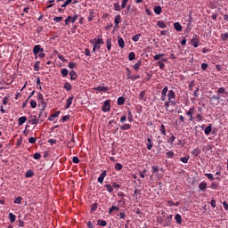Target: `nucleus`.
Returning a JSON list of instances; mask_svg holds the SVG:
<instances>
[{
  "mask_svg": "<svg viewBox=\"0 0 228 228\" xmlns=\"http://www.w3.org/2000/svg\"><path fill=\"white\" fill-rule=\"evenodd\" d=\"M107 49L111 51V38L107 39L106 41Z\"/></svg>",
  "mask_w": 228,
  "mask_h": 228,
  "instance_id": "47",
  "label": "nucleus"
},
{
  "mask_svg": "<svg viewBox=\"0 0 228 228\" xmlns=\"http://www.w3.org/2000/svg\"><path fill=\"white\" fill-rule=\"evenodd\" d=\"M205 177H208V179H209V181H215V176H213V174H211V173L205 174Z\"/></svg>",
  "mask_w": 228,
  "mask_h": 228,
  "instance_id": "46",
  "label": "nucleus"
},
{
  "mask_svg": "<svg viewBox=\"0 0 228 228\" xmlns=\"http://www.w3.org/2000/svg\"><path fill=\"white\" fill-rule=\"evenodd\" d=\"M167 142H170L171 145H174V142H175V136H174V134H171V137L167 140Z\"/></svg>",
  "mask_w": 228,
  "mask_h": 228,
  "instance_id": "54",
  "label": "nucleus"
},
{
  "mask_svg": "<svg viewBox=\"0 0 228 228\" xmlns=\"http://www.w3.org/2000/svg\"><path fill=\"white\" fill-rule=\"evenodd\" d=\"M122 168H124V166H123L122 164L117 163V164L115 165V169H116V170H122Z\"/></svg>",
  "mask_w": 228,
  "mask_h": 228,
  "instance_id": "55",
  "label": "nucleus"
},
{
  "mask_svg": "<svg viewBox=\"0 0 228 228\" xmlns=\"http://www.w3.org/2000/svg\"><path fill=\"white\" fill-rule=\"evenodd\" d=\"M205 134L208 136L211 134V131H213V125L209 124L205 129Z\"/></svg>",
  "mask_w": 228,
  "mask_h": 228,
  "instance_id": "13",
  "label": "nucleus"
},
{
  "mask_svg": "<svg viewBox=\"0 0 228 228\" xmlns=\"http://www.w3.org/2000/svg\"><path fill=\"white\" fill-rule=\"evenodd\" d=\"M40 158H42V155L39 152L34 154V159H40Z\"/></svg>",
  "mask_w": 228,
  "mask_h": 228,
  "instance_id": "60",
  "label": "nucleus"
},
{
  "mask_svg": "<svg viewBox=\"0 0 228 228\" xmlns=\"http://www.w3.org/2000/svg\"><path fill=\"white\" fill-rule=\"evenodd\" d=\"M167 97H168V101L171 104V106H175V104H177V102H175V92H174V90H169L168 94H167Z\"/></svg>",
  "mask_w": 228,
  "mask_h": 228,
  "instance_id": "1",
  "label": "nucleus"
},
{
  "mask_svg": "<svg viewBox=\"0 0 228 228\" xmlns=\"http://www.w3.org/2000/svg\"><path fill=\"white\" fill-rule=\"evenodd\" d=\"M111 101L110 100H106L102 107V110L104 111V113H107V111H110L111 110V105H110Z\"/></svg>",
  "mask_w": 228,
  "mask_h": 228,
  "instance_id": "6",
  "label": "nucleus"
},
{
  "mask_svg": "<svg viewBox=\"0 0 228 228\" xmlns=\"http://www.w3.org/2000/svg\"><path fill=\"white\" fill-rule=\"evenodd\" d=\"M160 133L161 134H163L164 136H167V130L165 128V125H161L160 126Z\"/></svg>",
  "mask_w": 228,
  "mask_h": 228,
  "instance_id": "45",
  "label": "nucleus"
},
{
  "mask_svg": "<svg viewBox=\"0 0 228 228\" xmlns=\"http://www.w3.org/2000/svg\"><path fill=\"white\" fill-rule=\"evenodd\" d=\"M95 12L94 11L90 12V16L88 17L89 22H92L93 19H94Z\"/></svg>",
  "mask_w": 228,
  "mask_h": 228,
  "instance_id": "52",
  "label": "nucleus"
},
{
  "mask_svg": "<svg viewBox=\"0 0 228 228\" xmlns=\"http://www.w3.org/2000/svg\"><path fill=\"white\" fill-rule=\"evenodd\" d=\"M136 58V53H134V52H131L129 54H128V60L130 61H133V60H134Z\"/></svg>",
  "mask_w": 228,
  "mask_h": 228,
  "instance_id": "40",
  "label": "nucleus"
},
{
  "mask_svg": "<svg viewBox=\"0 0 228 228\" xmlns=\"http://www.w3.org/2000/svg\"><path fill=\"white\" fill-rule=\"evenodd\" d=\"M199 188H200V190H201V191H204V190H206V188H208V183L206 182H201L199 184Z\"/></svg>",
  "mask_w": 228,
  "mask_h": 228,
  "instance_id": "28",
  "label": "nucleus"
},
{
  "mask_svg": "<svg viewBox=\"0 0 228 228\" xmlns=\"http://www.w3.org/2000/svg\"><path fill=\"white\" fill-rule=\"evenodd\" d=\"M124 102H126V98L122 96L118 98V106H124Z\"/></svg>",
  "mask_w": 228,
  "mask_h": 228,
  "instance_id": "26",
  "label": "nucleus"
},
{
  "mask_svg": "<svg viewBox=\"0 0 228 228\" xmlns=\"http://www.w3.org/2000/svg\"><path fill=\"white\" fill-rule=\"evenodd\" d=\"M94 90L96 92H104V93H106V92H108V87H106V86H97V87H94Z\"/></svg>",
  "mask_w": 228,
  "mask_h": 228,
  "instance_id": "21",
  "label": "nucleus"
},
{
  "mask_svg": "<svg viewBox=\"0 0 228 228\" xmlns=\"http://www.w3.org/2000/svg\"><path fill=\"white\" fill-rule=\"evenodd\" d=\"M72 162L75 163V164L79 163V158H77V157H73Z\"/></svg>",
  "mask_w": 228,
  "mask_h": 228,
  "instance_id": "64",
  "label": "nucleus"
},
{
  "mask_svg": "<svg viewBox=\"0 0 228 228\" xmlns=\"http://www.w3.org/2000/svg\"><path fill=\"white\" fill-rule=\"evenodd\" d=\"M38 122H40V116H38V118L35 115L29 117L28 124L37 126Z\"/></svg>",
  "mask_w": 228,
  "mask_h": 228,
  "instance_id": "5",
  "label": "nucleus"
},
{
  "mask_svg": "<svg viewBox=\"0 0 228 228\" xmlns=\"http://www.w3.org/2000/svg\"><path fill=\"white\" fill-rule=\"evenodd\" d=\"M145 97V91H142L140 94H139V100L140 101H147V99L144 98Z\"/></svg>",
  "mask_w": 228,
  "mask_h": 228,
  "instance_id": "39",
  "label": "nucleus"
},
{
  "mask_svg": "<svg viewBox=\"0 0 228 228\" xmlns=\"http://www.w3.org/2000/svg\"><path fill=\"white\" fill-rule=\"evenodd\" d=\"M68 67H69V69H76V63L75 62H69Z\"/></svg>",
  "mask_w": 228,
  "mask_h": 228,
  "instance_id": "62",
  "label": "nucleus"
},
{
  "mask_svg": "<svg viewBox=\"0 0 228 228\" xmlns=\"http://www.w3.org/2000/svg\"><path fill=\"white\" fill-rule=\"evenodd\" d=\"M166 154H167V158H174L175 156V153L172 151H167Z\"/></svg>",
  "mask_w": 228,
  "mask_h": 228,
  "instance_id": "58",
  "label": "nucleus"
},
{
  "mask_svg": "<svg viewBox=\"0 0 228 228\" xmlns=\"http://www.w3.org/2000/svg\"><path fill=\"white\" fill-rule=\"evenodd\" d=\"M34 70L36 72H38V70H40V61H36L35 64H34Z\"/></svg>",
  "mask_w": 228,
  "mask_h": 228,
  "instance_id": "41",
  "label": "nucleus"
},
{
  "mask_svg": "<svg viewBox=\"0 0 228 228\" xmlns=\"http://www.w3.org/2000/svg\"><path fill=\"white\" fill-rule=\"evenodd\" d=\"M104 188H106L107 191H109V193H112L113 191V185L111 184H105Z\"/></svg>",
  "mask_w": 228,
  "mask_h": 228,
  "instance_id": "37",
  "label": "nucleus"
},
{
  "mask_svg": "<svg viewBox=\"0 0 228 228\" xmlns=\"http://www.w3.org/2000/svg\"><path fill=\"white\" fill-rule=\"evenodd\" d=\"M142 66V61H137V62L134 65V70H138Z\"/></svg>",
  "mask_w": 228,
  "mask_h": 228,
  "instance_id": "44",
  "label": "nucleus"
},
{
  "mask_svg": "<svg viewBox=\"0 0 228 228\" xmlns=\"http://www.w3.org/2000/svg\"><path fill=\"white\" fill-rule=\"evenodd\" d=\"M217 94H225V88L220 87V88L217 90Z\"/></svg>",
  "mask_w": 228,
  "mask_h": 228,
  "instance_id": "63",
  "label": "nucleus"
},
{
  "mask_svg": "<svg viewBox=\"0 0 228 228\" xmlns=\"http://www.w3.org/2000/svg\"><path fill=\"white\" fill-rule=\"evenodd\" d=\"M79 15L77 14H74V16H69L66 20H65V25L69 26V24H74V22H76L78 19Z\"/></svg>",
  "mask_w": 228,
  "mask_h": 228,
  "instance_id": "3",
  "label": "nucleus"
},
{
  "mask_svg": "<svg viewBox=\"0 0 228 228\" xmlns=\"http://www.w3.org/2000/svg\"><path fill=\"white\" fill-rule=\"evenodd\" d=\"M97 211V203H94L92 206H91V213H94Z\"/></svg>",
  "mask_w": 228,
  "mask_h": 228,
  "instance_id": "56",
  "label": "nucleus"
},
{
  "mask_svg": "<svg viewBox=\"0 0 228 228\" xmlns=\"http://www.w3.org/2000/svg\"><path fill=\"white\" fill-rule=\"evenodd\" d=\"M127 3H129V0H122L121 2V8L124 10L126 6H127Z\"/></svg>",
  "mask_w": 228,
  "mask_h": 228,
  "instance_id": "51",
  "label": "nucleus"
},
{
  "mask_svg": "<svg viewBox=\"0 0 228 228\" xmlns=\"http://www.w3.org/2000/svg\"><path fill=\"white\" fill-rule=\"evenodd\" d=\"M221 39L225 42L228 39V33L221 34Z\"/></svg>",
  "mask_w": 228,
  "mask_h": 228,
  "instance_id": "57",
  "label": "nucleus"
},
{
  "mask_svg": "<svg viewBox=\"0 0 228 228\" xmlns=\"http://www.w3.org/2000/svg\"><path fill=\"white\" fill-rule=\"evenodd\" d=\"M174 28L176 31H183V26H181L180 22H175Z\"/></svg>",
  "mask_w": 228,
  "mask_h": 228,
  "instance_id": "24",
  "label": "nucleus"
},
{
  "mask_svg": "<svg viewBox=\"0 0 228 228\" xmlns=\"http://www.w3.org/2000/svg\"><path fill=\"white\" fill-rule=\"evenodd\" d=\"M140 37H142V34H136L132 37L133 42H138L140 40Z\"/></svg>",
  "mask_w": 228,
  "mask_h": 228,
  "instance_id": "48",
  "label": "nucleus"
},
{
  "mask_svg": "<svg viewBox=\"0 0 228 228\" xmlns=\"http://www.w3.org/2000/svg\"><path fill=\"white\" fill-rule=\"evenodd\" d=\"M165 56H167V54L159 53V54H156L155 56H153V59L155 61H158V60H161V58H165Z\"/></svg>",
  "mask_w": 228,
  "mask_h": 228,
  "instance_id": "27",
  "label": "nucleus"
},
{
  "mask_svg": "<svg viewBox=\"0 0 228 228\" xmlns=\"http://www.w3.org/2000/svg\"><path fill=\"white\" fill-rule=\"evenodd\" d=\"M115 12H120L122 10V5L119 3L113 4Z\"/></svg>",
  "mask_w": 228,
  "mask_h": 228,
  "instance_id": "29",
  "label": "nucleus"
},
{
  "mask_svg": "<svg viewBox=\"0 0 228 228\" xmlns=\"http://www.w3.org/2000/svg\"><path fill=\"white\" fill-rule=\"evenodd\" d=\"M69 76H70V80L71 81H76V79H77V73H76L75 70H71L69 72Z\"/></svg>",
  "mask_w": 228,
  "mask_h": 228,
  "instance_id": "17",
  "label": "nucleus"
},
{
  "mask_svg": "<svg viewBox=\"0 0 228 228\" xmlns=\"http://www.w3.org/2000/svg\"><path fill=\"white\" fill-rule=\"evenodd\" d=\"M30 106H31V108H37V101L32 100V101L30 102Z\"/></svg>",
  "mask_w": 228,
  "mask_h": 228,
  "instance_id": "61",
  "label": "nucleus"
},
{
  "mask_svg": "<svg viewBox=\"0 0 228 228\" xmlns=\"http://www.w3.org/2000/svg\"><path fill=\"white\" fill-rule=\"evenodd\" d=\"M63 88H65V90H67L68 92H70V90H72V86L70 85V83L65 82Z\"/></svg>",
  "mask_w": 228,
  "mask_h": 228,
  "instance_id": "33",
  "label": "nucleus"
},
{
  "mask_svg": "<svg viewBox=\"0 0 228 228\" xmlns=\"http://www.w3.org/2000/svg\"><path fill=\"white\" fill-rule=\"evenodd\" d=\"M175 220L176 221V223H178L179 224H183V217L181 216V215L176 214L175 216Z\"/></svg>",
  "mask_w": 228,
  "mask_h": 228,
  "instance_id": "30",
  "label": "nucleus"
},
{
  "mask_svg": "<svg viewBox=\"0 0 228 228\" xmlns=\"http://www.w3.org/2000/svg\"><path fill=\"white\" fill-rule=\"evenodd\" d=\"M191 42L192 43L193 47H199V38H197V36H195Z\"/></svg>",
  "mask_w": 228,
  "mask_h": 228,
  "instance_id": "23",
  "label": "nucleus"
},
{
  "mask_svg": "<svg viewBox=\"0 0 228 228\" xmlns=\"http://www.w3.org/2000/svg\"><path fill=\"white\" fill-rule=\"evenodd\" d=\"M168 93V86H165L161 91V101H167V94Z\"/></svg>",
  "mask_w": 228,
  "mask_h": 228,
  "instance_id": "9",
  "label": "nucleus"
},
{
  "mask_svg": "<svg viewBox=\"0 0 228 228\" xmlns=\"http://www.w3.org/2000/svg\"><path fill=\"white\" fill-rule=\"evenodd\" d=\"M128 122H133L134 119L133 118V113L131 112V110H128V118H127Z\"/></svg>",
  "mask_w": 228,
  "mask_h": 228,
  "instance_id": "53",
  "label": "nucleus"
},
{
  "mask_svg": "<svg viewBox=\"0 0 228 228\" xmlns=\"http://www.w3.org/2000/svg\"><path fill=\"white\" fill-rule=\"evenodd\" d=\"M33 175H35V173H33V170L28 169L26 174H25V177L29 178V177H33Z\"/></svg>",
  "mask_w": 228,
  "mask_h": 228,
  "instance_id": "34",
  "label": "nucleus"
},
{
  "mask_svg": "<svg viewBox=\"0 0 228 228\" xmlns=\"http://www.w3.org/2000/svg\"><path fill=\"white\" fill-rule=\"evenodd\" d=\"M9 220L11 224H13L15 220H17V216H15L13 213H9Z\"/></svg>",
  "mask_w": 228,
  "mask_h": 228,
  "instance_id": "22",
  "label": "nucleus"
},
{
  "mask_svg": "<svg viewBox=\"0 0 228 228\" xmlns=\"http://www.w3.org/2000/svg\"><path fill=\"white\" fill-rule=\"evenodd\" d=\"M157 26L159 28H161V29H165V28H167V24H165V22L163 20H159L157 22Z\"/></svg>",
  "mask_w": 228,
  "mask_h": 228,
  "instance_id": "32",
  "label": "nucleus"
},
{
  "mask_svg": "<svg viewBox=\"0 0 228 228\" xmlns=\"http://www.w3.org/2000/svg\"><path fill=\"white\" fill-rule=\"evenodd\" d=\"M39 106V110H40V112H39V118L40 117H42V113L44 112V110H45V108H47V104L45 103V102H42Z\"/></svg>",
  "mask_w": 228,
  "mask_h": 228,
  "instance_id": "10",
  "label": "nucleus"
},
{
  "mask_svg": "<svg viewBox=\"0 0 228 228\" xmlns=\"http://www.w3.org/2000/svg\"><path fill=\"white\" fill-rule=\"evenodd\" d=\"M210 101H216V104H220V94L212 95Z\"/></svg>",
  "mask_w": 228,
  "mask_h": 228,
  "instance_id": "20",
  "label": "nucleus"
},
{
  "mask_svg": "<svg viewBox=\"0 0 228 228\" xmlns=\"http://www.w3.org/2000/svg\"><path fill=\"white\" fill-rule=\"evenodd\" d=\"M73 101H74V95H71L68 98L67 104H66V110H69V108H70V106H72Z\"/></svg>",
  "mask_w": 228,
  "mask_h": 228,
  "instance_id": "12",
  "label": "nucleus"
},
{
  "mask_svg": "<svg viewBox=\"0 0 228 228\" xmlns=\"http://www.w3.org/2000/svg\"><path fill=\"white\" fill-rule=\"evenodd\" d=\"M22 203V197L19 196L15 198L14 204H21Z\"/></svg>",
  "mask_w": 228,
  "mask_h": 228,
  "instance_id": "50",
  "label": "nucleus"
},
{
  "mask_svg": "<svg viewBox=\"0 0 228 228\" xmlns=\"http://www.w3.org/2000/svg\"><path fill=\"white\" fill-rule=\"evenodd\" d=\"M180 159H181L182 163H188L190 157H183Z\"/></svg>",
  "mask_w": 228,
  "mask_h": 228,
  "instance_id": "59",
  "label": "nucleus"
},
{
  "mask_svg": "<svg viewBox=\"0 0 228 228\" xmlns=\"http://www.w3.org/2000/svg\"><path fill=\"white\" fill-rule=\"evenodd\" d=\"M98 225H100L101 227H106L108 225V223L106 222V220H98L97 221Z\"/></svg>",
  "mask_w": 228,
  "mask_h": 228,
  "instance_id": "31",
  "label": "nucleus"
},
{
  "mask_svg": "<svg viewBox=\"0 0 228 228\" xmlns=\"http://www.w3.org/2000/svg\"><path fill=\"white\" fill-rule=\"evenodd\" d=\"M147 142H148V143L146 144V147H147L148 151H151L152 147L154 146V144L152 143V139L148 138Z\"/></svg>",
  "mask_w": 228,
  "mask_h": 228,
  "instance_id": "19",
  "label": "nucleus"
},
{
  "mask_svg": "<svg viewBox=\"0 0 228 228\" xmlns=\"http://www.w3.org/2000/svg\"><path fill=\"white\" fill-rule=\"evenodd\" d=\"M120 208L117 206H112L110 209H109V215H111V213H113L114 211H119Z\"/></svg>",
  "mask_w": 228,
  "mask_h": 228,
  "instance_id": "35",
  "label": "nucleus"
},
{
  "mask_svg": "<svg viewBox=\"0 0 228 228\" xmlns=\"http://www.w3.org/2000/svg\"><path fill=\"white\" fill-rule=\"evenodd\" d=\"M60 116V110L56 111V112H53L49 118H48V120L50 122H53V120H54V118H56V117H59Z\"/></svg>",
  "mask_w": 228,
  "mask_h": 228,
  "instance_id": "16",
  "label": "nucleus"
},
{
  "mask_svg": "<svg viewBox=\"0 0 228 228\" xmlns=\"http://www.w3.org/2000/svg\"><path fill=\"white\" fill-rule=\"evenodd\" d=\"M195 113V107H191L188 111H186L187 117H189L190 122H193L195 120V118L193 117Z\"/></svg>",
  "mask_w": 228,
  "mask_h": 228,
  "instance_id": "4",
  "label": "nucleus"
},
{
  "mask_svg": "<svg viewBox=\"0 0 228 228\" xmlns=\"http://www.w3.org/2000/svg\"><path fill=\"white\" fill-rule=\"evenodd\" d=\"M90 44H94V46L97 49V51H99V49H101V45L104 44V40H102V38L94 39L90 41Z\"/></svg>",
  "mask_w": 228,
  "mask_h": 228,
  "instance_id": "2",
  "label": "nucleus"
},
{
  "mask_svg": "<svg viewBox=\"0 0 228 228\" xmlns=\"http://www.w3.org/2000/svg\"><path fill=\"white\" fill-rule=\"evenodd\" d=\"M196 120H197V122H202V120H204V116H202V114H200V113H198L196 115Z\"/></svg>",
  "mask_w": 228,
  "mask_h": 228,
  "instance_id": "42",
  "label": "nucleus"
},
{
  "mask_svg": "<svg viewBox=\"0 0 228 228\" xmlns=\"http://www.w3.org/2000/svg\"><path fill=\"white\" fill-rule=\"evenodd\" d=\"M161 12H162L161 6H156V7L154 8V12H155L157 15H161Z\"/></svg>",
  "mask_w": 228,
  "mask_h": 228,
  "instance_id": "38",
  "label": "nucleus"
},
{
  "mask_svg": "<svg viewBox=\"0 0 228 228\" xmlns=\"http://www.w3.org/2000/svg\"><path fill=\"white\" fill-rule=\"evenodd\" d=\"M191 154L195 157L199 156V154H200V150H199V148H196L192 151Z\"/></svg>",
  "mask_w": 228,
  "mask_h": 228,
  "instance_id": "49",
  "label": "nucleus"
},
{
  "mask_svg": "<svg viewBox=\"0 0 228 228\" xmlns=\"http://www.w3.org/2000/svg\"><path fill=\"white\" fill-rule=\"evenodd\" d=\"M129 129H131L130 124H124L123 126H120L121 131H129Z\"/></svg>",
  "mask_w": 228,
  "mask_h": 228,
  "instance_id": "25",
  "label": "nucleus"
},
{
  "mask_svg": "<svg viewBox=\"0 0 228 228\" xmlns=\"http://www.w3.org/2000/svg\"><path fill=\"white\" fill-rule=\"evenodd\" d=\"M118 45L121 49H124V47L126 46V43L124 42V38H122V37H120V36L118 37Z\"/></svg>",
  "mask_w": 228,
  "mask_h": 228,
  "instance_id": "11",
  "label": "nucleus"
},
{
  "mask_svg": "<svg viewBox=\"0 0 228 228\" xmlns=\"http://www.w3.org/2000/svg\"><path fill=\"white\" fill-rule=\"evenodd\" d=\"M120 22H122V16H120V14H118L115 17L114 23L116 26H118V24H120Z\"/></svg>",
  "mask_w": 228,
  "mask_h": 228,
  "instance_id": "18",
  "label": "nucleus"
},
{
  "mask_svg": "<svg viewBox=\"0 0 228 228\" xmlns=\"http://www.w3.org/2000/svg\"><path fill=\"white\" fill-rule=\"evenodd\" d=\"M218 186H220V184L216 182H214L211 183L210 188H211V190H217Z\"/></svg>",
  "mask_w": 228,
  "mask_h": 228,
  "instance_id": "43",
  "label": "nucleus"
},
{
  "mask_svg": "<svg viewBox=\"0 0 228 228\" xmlns=\"http://www.w3.org/2000/svg\"><path fill=\"white\" fill-rule=\"evenodd\" d=\"M107 175H108V173L106 170H103L102 172V174L98 177V183H100V184H102L104 183V178L106 177Z\"/></svg>",
  "mask_w": 228,
  "mask_h": 228,
  "instance_id": "8",
  "label": "nucleus"
},
{
  "mask_svg": "<svg viewBox=\"0 0 228 228\" xmlns=\"http://www.w3.org/2000/svg\"><path fill=\"white\" fill-rule=\"evenodd\" d=\"M166 61H167V58H162L161 61H158V65L161 70L165 69V63L163 62H166Z\"/></svg>",
  "mask_w": 228,
  "mask_h": 228,
  "instance_id": "14",
  "label": "nucleus"
},
{
  "mask_svg": "<svg viewBox=\"0 0 228 228\" xmlns=\"http://www.w3.org/2000/svg\"><path fill=\"white\" fill-rule=\"evenodd\" d=\"M26 120H28V118L25 116L19 118L18 126H23L25 124Z\"/></svg>",
  "mask_w": 228,
  "mask_h": 228,
  "instance_id": "15",
  "label": "nucleus"
},
{
  "mask_svg": "<svg viewBox=\"0 0 228 228\" xmlns=\"http://www.w3.org/2000/svg\"><path fill=\"white\" fill-rule=\"evenodd\" d=\"M61 76H62V77H67V76H69V69H62L61 70Z\"/></svg>",
  "mask_w": 228,
  "mask_h": 228,
  "instance_id": "36",
  "label": "nucleus"
},
{
  "mask_svg": "<svg viewBox=\"0 0 228 228\" xmlns=\"http://www.w3.org/2000/svg\"><path fill=\"white\" fill-rule=\"evenodd\" d=\"M33 53H34L35 56H37V54H38V53H44V48H42V46L40 45H35L33 48Z\"/></svg>",
  "mask_w": 228,
  "mask_h": 228,
  "instance_id": "7",
  "label": "nucleus"
}]
</instances>
